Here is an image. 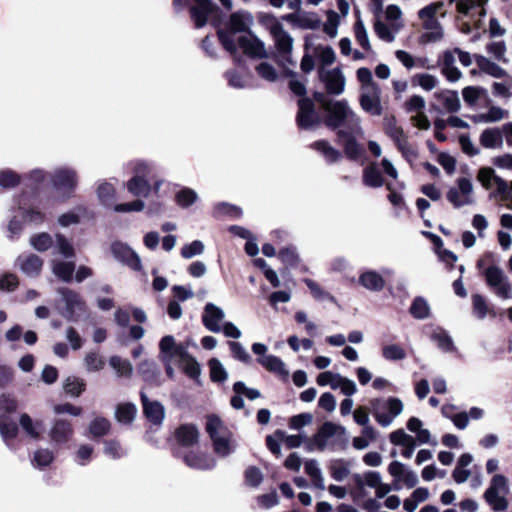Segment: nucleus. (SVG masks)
Masks as SVG:
<instances>
[{"label":"nucleus","instance_id":"1","mask_svg":"<svg viewBox=\"0 0 512 512\" xmlns=\"http://www.w3.org/2000/svg\"><path fill=\"white\" fill-rule=\"evenodd\" d=\"M314 98L325 112L324 123L327 127L361 132V119L347 100H332L323 92H316Z\"/></svg>","mask_w":512,"mask_h":512},{"label":"nucleus","instance_id":"2","mask_svg":"<svg viewBox=\"0 0 512 512\" xmlns=\"http://www.w3.org/2000/svg\"><path fill=\"white\" fill-rule=\"evenodd\" d=\"M206 431L213 442L214 451L220 457H227L236 451L237 441L219 417H207Z\"/></svg>","mask_w":512,"mask_h":512},{"label":"nucleus","instance_id":"3","mask_svg":"<svg viewBox=\"0 0 512 512\" xmlns=\"http://www.w3.org/2000/svg\"><path fill=\"white\" fill-rule=\"evenodd\" d=\"M444 6L441 1L431 3L418 11V17L421 20L422 28L425 32L421 35V43H435L443 39L444 31L436 14Z\"/></svg>","mask_w":512,"mask_h":512},{"label":"nucleus","instance_id":"4","mask_svg":"<svg viewBox=\"0 0 512 512\" xmlns=\"http://www.w3.org/2000/svg\"><path fill=\"white\" fill-rule=\"evenodd\" d=\"M252 24L253 17L249 12L237 11L232 13L227 24V30L218 31V36L223 47L231 54H236L237 44L235 34L249 31Z\"/></svg>","mask_w":512,"mask_h":512},{"label":"nucleus","instance_id":"5","mask_svg":"<svg viewBox=\"0 0 512 512\" xmlns=\"http://www.w3.org/2000/svg\"><path fill=\"white\" fill-rule=\"evenodd\" d=\"M370 406L374 419L382 427H389L404 410L402 400L397 397L374 398Z\"/></svg>","mask_w":512,"mask_h":512},{"label":"nucleus","instance_id":"6","mask_svg":"<svg viewBox=\"0 0 512 512\" xmlns=\"http://www.w3.org/2000/svg\"><path fill=\"white\" fill-rule=\"evenodd\" d=\"M50 182L61 199H69L78 186L77 171L68 166L57 167L50 175Z\"/></svg>","mask_w":512,"mask_h":512},{"label":"nucleus","instance_id":"7","mask_svg":"<svg viewBox=\"0 0 512 512\" xmlns=\"http://www.w3.org/2000/svg\"><path fill=\"white\" fill-rule=\"evenodd\" d=\"M509 480L502 474H495L490 485L484 493V499L494 511H505L509 502L506 495L509 493Z\"/></svg>","mask_w":512,"mask_h":512},{"label":"nucleus","instance_id":"8","mask_svg":"<svg viewBox=\"0 0 512 512\" xmlns=\"http://www.w3.org/2000/svg\"><path fill=\"white\" fill-rule=\"evenodd\" d=\"M57 292L61 297L58 306L59 313L69 321H77L86 311V303L82 296L67 287H61Z\"/></svg>","mask_w":512,"mask_h":512},{"label":"nucleus","instance_id":"9","mask_svg":"<svg viewBox=\"0 0 512 512\" xmlns=\"http://www.w3.org/2000/svg\"><path fill=\"white\" fill-rule=\"evenodd\" d=\"M346 441V429L333 422H325L313 436L311 444L322 451Z\"/></svg>","mask_w":512,"mask_h":512},{"label":"nucleus","instance_id":"10","mask_svg":"<svg viewBox=\"0 0 512 512\" xmlns=\"http://www.w3.org/2000/svg\"><path fill=\"white\" fill-rule=\"evenodd\" d=\"M447 200L454 208H461L475 203L474 187L469 178L461 177L456 181V185L450 187L446 194Z\"/></svg>","mask_w":512,"mask_h":512},{"label":"nucleus","instance_id":"11","mask_svg":"<svg viewBox=\"0 0 512 512\" xmlns=\"http://www.w3.org/2000/svg\"><path fill=\"white\" fill-rule=\"evenodd\" d=\"M387 470L393 478V489L395 491L400 490L403 486L409 489L413 488L419 481L416 472L400 461H392Z\"/></svg>","mask_w":512,"mask_h":512},{"label":"nucleus","instance_id":"12","mask_svg":"<svg viewBox=\"0 0 512 512\" xmlns=\"http://www.w3.org/2000/svg\"><path fill=\"white\" fill-rule=\"evenodd\" d=\"M318 77L326 92L330 95H340L345 90L346 79L340 68L318 67Z\"/></svg>","mask_w":512,"mask_h":512},{"label":"nucleus","instance_id":"13","mask_svg":"<svg viewBox=\"0 0 512 512\" xmlns=\"http://www.w3.org/2000/svg\"><path fill=\"white\" fill-rule=\"evenodd\" d=\"M487 284L503 299L511 297V285L501 268L490 266L484 272Z\"/></svg>","mask_w":512,"mask_h":512},{"label":"nucleus","instance_id":"14","mask_svg":"<svg viewBox=\"0 0 512 512\" xmlns=\"http://www.w3.org/2000/svg\"><path fill=\"white\" fill-rule=\"evenodd\" d=\"M268 29L274 39L279 54L286 58L292 50V37L276 19H272L271 22L268 23Z\"/></svg>","mask_w":512,"mask_h":512},{"label":"nucleus","instance_id":"15","mask_svg":"<svg viewBox=\"0 0 512 512\" xmlns=\"http://www.w3.org/2000/svg\"><path fill=\"white\" fill-rule=\"evenodd\" d=\"M359 103L366 113L372 116H380L382 114L380 87L360 89Z\"/></svg>","mask_w":512,"mask_h":512},{"label":"nucleus","instance_id":"16","mask_svg":"<svg viewBox=\"0 0 512 512\" xmlns=\"http://www.w3.org/2000/svg\"><path fill=\"white\" fill-rule=\"evenodd\" d=\"M298 106L297 123L299 127L309 129L321 122L320 115L315 110L312 100L302 98L298 101Z\"/></svg>","mask_w":512,"mask_h":512},{"label":"nucleus","instance_id":"17","mask_svg":"<svg viewBox=\"0 0 512 512\" xmlns=\"http://www.w3.org/2000/svg\"><path fill=\"white\" fill-rule=\"evenodd\" d=\"M363 135V129L361 128V132H353L350 129H339L337 131V137L339 140V143L342 144L345 155L352 159L356 160L358 159L363 150L362 147L357 143L356 136H362Z\"/></svg>","mask_w":512,"mask_h":512},{"label":"nucleus","instance_id":"18","mask_svg":"<svg viewBox=\"0 0 512 512\" xmlns=\"http://www.w3.org/2000/svg\"><path fill=\"white\" fill-rule=\"evenodd\" d=\"M111 251L115 259L118 261L124 263L135 271L141 270L142 264L140 257L127 244L122 242H114L111 245Z\"/></svg>","mask_w":512,"mask_h":512},{"label":"nucleus","instance_id":"19","mask_svg":"<svg viewBox=\"0 0 512 512\" xmlns=\"http://www.w3.org/2000/svg\"><path fill=\"white\" fill-rule=\"evenodd\" d=\"M225 312L214 303H207L202 313V323L204 327L213 333H219L222 329Z\"/></svg>","mask_w":512,"mask_h":512},{"label":"nucleus","instance_id":"20","mask_svg":"<svg viewBox=\"0 0 512 512\" xmlns=\"http://www.w3.org/2000/svg\"><path fill=\"white\" fill-rule=\"evenodd\" d=\"M477 179L485 189H491L495 186L499 195L509 194L508 182L496 175L495 171L490 167L480 168Z\"/></svg>","mask_w":512,"mask_h":512},{"label":"nucleus","instance_id":"21","mask_svg":"<svg viewBox=\"0 0 512 512\" xmlns=\"http://www.w3.org/2000/svg\"><path fill=\"white\" fill-rule=\"evenodd\" d=\"M236 44L237 48H241L246 55L252 58L267 57L264 43L251 33L238 37Z\"/></svg>","mask_w":512,"mask_h":512},{"label":"nucleus","instance_id":"22","mask_svg":"<svg viewBox=\"0 0 512 512\" xmlns=\"http://www.w3.org/2000/svg\"><path fill=\"white\" fill-rule=\"evenodd\" d=\"M433 96L440 105L439 109L441 108L448 113H455L459 111L461 107V102L457 91L442 89L436 91ZM433 107L438 110L436 106L433 105Z\"/></svg>","mask_w":512,"mask_h":512},{"label":"nucleus","instance_id":"23","mask_svg":"<svg viewBox=\"0 0 512 512\" xmlns=\"http://www.w3.org/2000/svg\"><path fill=\"white\" fill-rule=\"evenodd\" d=\"M72 436V424L69 421L63 419L55 420L49 430L50 440L57 445L67 443Z\"/></svg>","mask_w":512,"mask_h":512},{"label":"nucleus","instance_id":"24","mask_svg":"<svg viewBox=\"0 0 512 512\" xmlns=\"http://www.w3.org/2000/svg\"><path fill=\"white\" fill-rule=\"evenodd\" d=\"M195 5L191 8V17L197 28L203 27L210 14L217 10L216 5L211 0H194Z\"/></svg>","mask_w":512,"mask_h":512},{"label":"nucleus","instance_id":"25","mask_svg":"<svg viewBox=\"0 0 512 512\" xmlns=\"http://www.w3.org/2000/svg\"><path fill=\"white\" fill-rule=\"evenodd\" d=\"M283 20L301 29H316L320 26V20L315 13L294 12L283 16Z\"/></svg>","mask_w":512,"mask_h":512},{"label":"nucleus","instance_id":"26","mask_svg":"<svg viewBox=\"0 0 512 512\" xmlns=\"http://www.w3.org/2000/svg\"><path fill=\"white\" fill-rule=\"evenodd\" d=\"M454 52L446 50L441 59V73L449 82H457L462 77L461 71L456 67Z\"/></svg>","mask_w":512,"mask_h":512},{"label":"nucleus","instance_id":"27","mask_svg":"<svg viewBox=\"0 0 512 512\" xmlns=\"http://www.w3.org/2000/svg\"><path fill=\"white\" fill-rule=\"evenodd\" d=\"M141 400L146 418L155 425L161 424L165 417L162 404L158 401H150L143 392L141 393Z\"/></svg>","mask_w":512,"mask_h":512},{"label":"nucleus","instance_id":"28","mask_svg":"<svg viewBox=\"0 0 512 512\" xmlns=\"http://www.w3.org/2000/svg\"><path fill=\"white\" fill-rule=\"evenodd\" d=\"M178 359L183 371L193 380H198L201 374L199 363L187 351V348H178Z\"/></svg>","mask_w":512,"mask_h":512},{"label":"nucleus","instance_id":"29","mask_svg":"<svg viewBox=\"0 0 512 512\" xmlns=\"http://www.w3.org/2000/svg\"><path fill=\"white\" fill-rule=\"evenodd\" d=\"M183 460L187 466L197 470H209L216 465V460L212 456L192 451L187 453Z\"/></svg>","mask_w":512,"mask_h":512},{"label":"nucleus","instance_id":"30","mask_svg":"<svg viewBox=\"0 0 512 512\" xmlns=\"http://www.w3.org/2000/svg\"><path fill=\"white\" fill-rule=\"evenodd\" d=\"M16 262L20 270L30 277L37 276L43 267L42 259L35 254L21 255Z\"/></svg>","mask_w":512,"mask_h":512},{"label":"nucleus","instance_id":"31","mask_svg":"<svg viewBox=\"0 0 512 512\" xmlns=\"http://www.w3.org/2000/svg\"><path fill=\"white\" fill-rule=\"evenodd\" d=\"M19 424L23 431L31 439L39 440L44 431V425L42 421L33 420L28 414L23 413L20 416Z\"/></svg>","mask_w":512,"mask_h":512},{"label":"nucleus","instance_id":"32","mask_svg":"<svg viewBox=\"0 0 512 512\" xmlns=\"http://www.w3.org/2000/svg\"><path fill=\"white\" fill-rule=\"evenodd\" d=\"M359 283L367 290L378 292L385 286L384 278L374 270H368L360 274Z\"/></svg>","mask_w":512,"mask_h":512},{"label":"nucleus","instance_id":"33","mask_svg":"<svg viewBox=\"0 0 512 512\" xmlns=\"http://www.w3.org/2000/svg\"><path fill=\"white\" fill-rule=\"evenodd\" d=\"M52 273L63 282H70L75 271V264L72 261L53 259L50 262Z\"/></svg>","mask_w":512,"mask_h":512},{"label":"nucleus","instance_id":"34","mask_svg":"<svg viewBox=\"0 0 512 512\" xmlns=\"http://www.w3.org/2000/svg\"><path fill=\"white\" fill-rule=\"evenodd\" d=\"M258 362L269 372H272L282 378H287L289 375V371L286 369L285 363L277 356H263L258 359Z\"/></svg>","mask_w":512,"mask_h":512},{"label":"nucleus","instance_id":"35","mask_svg":"<svg viewBox=\"0 0 512 512\" xmlns=\"http://www.w3.org/2000/svg\"><path fill=\"white\" fill-rule=\"evenodd\" d=\"M363 183L371 188H380L384 185L378 163L372 162L363 170Z\"/></svg>","mask_w":512,"mask_h":512},{"label":"nucleus","instance_id":"36","mask_svg":"<svg viewBox=\"0 0 512 512\" xmlns=\"http://www.w3.org/2000/svg\"><path fill=\"white\" fill-rule=\"evenodd\" d=\"M160 348V359L161 361L172 360L173 358H178V353L176 352L178 348H186L184 345L175 343V339L171 335L164 336L159 343Z\"/></svg>","mask_w":512,"mask_h":512},{"label":"nucleus","instance_id":"37","mask_svg":"<svg viewBox=\"0 0 512 512\" xmlns=\"http://www.w3.org/2000/svg\"><path fill=\"white\" fill-rule=\"evenodd\" d=\"M305 473L310 477L312 485L320 490L325 489V482L319 463L315 459H309L304 463Z\"/></svg>","mask_w":512,"mask_h":512},{"label":"nucleus","instance_id":"38","mask_svg":"<svg viewBox=\"0 0 512 512\" xmlns=\"http://www.w3.org/2000/svg\"><path fill=\"white\" fill-rule=\"evenodd\" d=\"M480 143L488 149L501 148L503 145L502 132L498 128H487L480 135Z\"/></svg>","mask_w":512,"mask_h":512},{"label":"nucleus","instance_id":"39","mask_svg":"<svg viewBox=\"0 0 512 512\" xmlns=\"http://www.w3.org/2000/svg\"><path fill=\"white\" fill-rule=\"evenodd\" d=\"M431 340L445 353L453 352L456 349L449 333L440 327L433 330Z\"/></svg>","mask_w":512,"mask_h":512},{"label":"nucleus","instance_id":"40","mask_svg":"<svg viewBox=\"0 0 512 512\" xmlns=\"http://www.w3.org/2000/svg\"><path fill=\"white\" fill-rule=\"evenodd\" d=\"M475 61H476L477 66L479 67V69L482 72H484L494 78H503L506 76V71L502 67H500L496 63L490 61L485 56L476 55Z\"/></svg>","mask_w":512,"mask_h":512},{"label":"nucleus","instance_id":"41","mask_svg":"<svg viewBox=\"0 0 512 512\" xmlns=\"http://www.w3.org/2000/svg\"><path fill=\"white\" fill-rule=\"evenodd\" d=\"M311 147L320 153L328 163H334L341 158V152L331 146L326 140H318Z\"/></svg>","mask_w":512,"mask_h":512},{"label":"nucleus","instance_id":"42","mask_svg":"<svg viewBox=\"0 0 512 512\" xmlns=\"http://www.w3.org/2000/svg\"><path fill=\"white\" fill-rule=\"evenodd\" d=\"M198 430L194 425L186 424L179 427L176 431V438L183 446H192L198 441Z\"/></svg>","mask_w":512,"mask_h":512},{"label":"nucleus","instance_id":"43","mask_svg":"<svg viewBox=\"0 0 512 512\" xmlns=\"http://www.w3.org/2000/svg\"><path fill=\"white\" fill-rule=\"evenodd\" d=\"M127 190L134 196L148 197L151 191V184L148 179L132 177L126 183Z\"/></svg>","mask_w":512,"mask_h":512},{"label":"nucleus","instance_id":"44","mask_svg":"<svg viewBox=\"0 0 512 512\" xmlns=\"http://www.w3.org/2000/svg\"><path fill=\"white\" fill-rule=\"evenodd\" d=\"M129 167L133 172V177L148 179V177H154L156 172V167L149 162L136 160L129 163Z\"/></svg>","mask_w":512,"mask_h":512},{"label":"nucleus","instance_id":"45","mask_svg":"<svg viewBox=\"0 0 512 512\" xmlns=\"http://www.w3.org/2000/svg\"><path fill=\"white\" fill-rule=\"evenodd\" d=\"M54 247L55 252L66 259H71L75 256V249L73 244L61 233L55 234Z\"/></svg>","mask_w":512,"mask_h":512},{"label":"nucleus","instance_id":"46","mask_svg":"<svg viewBox=\"0 0 512 512\" xmlns=\"http://www.w3.org/2000/svg\"><path fill=\"white\" fill-rule=\"evenodd\" d=\"M385 133L393 140L395 145L407 138L402 127L398 126L395 117L384 118Z\"/></svg>","mask_w":512,"mask_h":512},{"label":"nucleus","instance_id":"47","mask_svg":"<svg viewBox=\"0 0 512 512\" xmlns=\"http://www.w3.org/2000/svg\"><path fill=\"white\" fill-rule=\"evenodd\" d=\"M411 82L414 86H419L424 91H431L438 86L439 79L429 73H417L413 75Z\"/></svg>","mask_w":512,"mask_h":512},{"label":"nucleus","instance_id":"48","mask_svg":"<svg viewBox=\"0 0 512 512\" xmlns=\"http://www.w3.org/2000/svg\"><path fill=\"white\" fill-rule=\"evenodd\" d=\"M354 481L359 488L368 486L375 489L382 481V478L380 473L377 471H367L363 474H356L354 476Z\"/></svg>","mask_w":512,"mask_h":512},{"label":"nucleus","instance_id":"49","mask_svg":"<svg viewBox=\"0 0 512 512\" xmlns=\"http://www.w3.org/2000/svg\"><path fill=\"white\" fill-rule=\"evenodd\" d=\"M381 355L387 361H401L407 356L405 349L399 344L383 345Z\"/></svg>","mask_w":512,"mask_h":512},{"label":"nucleus","instance_id":"50","mask_svg":"<svg viewBox=\"0 0 512 512\" xmlns=\"http://www.w3.org/2000/svg\"><path fill=\"white\" fill-rule=\"evenodd\" d=\"M30 245L39 252H45L53 247L54 239L53 237L46 233H37L30 237Z\"/></svg>","mask_w":512,"mask_h":512},{"label":"nucleus","instance_id":"51","mask_svg":"<svg viewBox=\"0 0 512 512\" xmlns=\"http://www.w3.org/2000/svg\"><path fill=\"white\" fill-rule=\"evenodd\" d=\"M83 363L87 372H98L105 366L103 356L97 351H90L86 353Z\"/></svg>","mask_w":512,"mask_h":512},{"label":"nucleus","instance_id":"52","mask_svg":"<svg viewBox=\"0 0 512 512\" xmlns=\"http://www.w3.org/2000/svg\"><path fill=\"white\" fill-rule=\"evenodd\" d=\"M18 433L17 424L10 419L7 415L0 416V434L4 441L8 443L9 440H12L16 437Z\"/></svg>","mask_w":512,"mask_h":512},{"label":"nucleus","instance_id":"53","mask_svg":"<svg viewBox=\"0 0 512 512\" xmlns=\"http://www.w3.org/2000/svg\"><path fill=\"white\" fill-rule=\"evenodd\" d=\"M137 413V408L132 403L120 404L117 406L115 416L118 422L123 424L131 423Z\"/></svg>","mask_w":512,"mask_h":512},{"label":"nucleus","instance_id":"54","mask_svg":"<svg viewBox=\"0 0 512 512\" xmlns=\"http://www.w3.org/2000/svg\"><path fill=\"white\" fill-rule=\"evenodd\" d=\"M24 205L25 204L22 201H19L18 210L25 222L35 225H39L44 222L45 214L43 212L34 208L26 209Z\"/></svg>","mask_w":512,"mask_h":512},{"label":"nucleus","instance_id":"55","mask_svg":"<svg viewBox=\"0 0 512 512\" xmlns=\"http://www.w3.org/2000/svg\"><path fill=\"white\" fill-rule=\"evenodd\" d=\"M99 201L105 206H111L115 200V188L109 182H102L97 188Z\"/></svg>","mask_w":512,"mask_h":512},{"label":"nucleus","instance_id":"56","mask_svg":"<svg viewBox=\"0 0 512 512\" xmlns=\"http://www.w3.org/2000/svg\"><path fill=\"white\" fill-rule=\"evenodd\" d=\"M198 199V194L191 188L184 187L175 194L176 203L182 208H188Z\"/></svg>","mask_w":512,"mask_h":512},{"label":"nucleus","instance_id":"57","mask_svg":"<svg viewBox=\"0 0 512 512\" xmlns=\"http://www.w3.org/2000/svg\"><path fill=\"white\" fill-rule=\"evenodd\" d=\"M331 477L338 482L347 478L350 473V466L344 460L332 461L329 467Z\"/></svg>","mask_w":512,"mask_h":512},{"label":"nucleus","instance_id":"58","mask_svg":"<svg viewBox=\"0 0 512 512\" xmlns=\"http://www.w3.org/2000/svg\"><path fill=\"white\" fill-rule=\"evenodd\" d=\"M109 364L119 377H130L132 375L133 367L128 360H124L119 356H112L109 359Z\"/></svg>","mask_w":512,"mask_h":512},{"label":"nucleus","instance_id":"59","mask_svg":"<svg viewBox=\"0 0 512 512\" xmlns=\"http://www.w3.org/2000/svg\"><path fill=\"white\" fill-rule=\"evenodd\" d=\"M54 460L53 452L48 448H40L34 452L32 465L34 467L43 468L50 465Z\"/></svg>","mask_w":512,"mask_h":512},{"label":"nucleus","instance_id":"60","mask_svg":"<svg viewBox=\"0 0 512 512\" xmlns=\"http://www.w3.org/2000/svg\"><path fill=\"white\" fill-rule=\"evenodd\" d=\"M410 313L416 319H425L430 314V306L424 298L417 297L410 307Z\"/></svg>","mask_w":512,"mask_h":512},{"label":"nucleus","instance_id":"61","mask_svg":"<svg viewBox=\"0 0 512 512\" xmlns=\"http://www.w3.org/2000/svg\"><path fill=\"white\" fill-rule=\"evenodd\" d=\"M208 366L210 369V377L214 382H224L227 377V371L223 364L217 358H212L208 362Z\"/></svg>","mask_w":512,"mask_h":512},{"label":"nucleus","instance_id":"62","mask_svg":"<svg viewBox=\"0 0 512 512\" xmlns=\"http://www.w3.org/2000/svg\"><path fill=\"white\" fill-rule=\"evenodd\" d=\"M64 391L72 397H78L85 389V382L77 377H68L63 384Z\"/></svg>","mask_w":512,"mask_h":512},{"label":"nucleus","instance_id":"63","mask_svg":"<svg viewBox=\"0 0 512 512\" xmlns=\"http://www.w3.org/2000/svg\"><path fill=\"white\" fill-rule=\"evenodd\" d=\"M354 33L357 43L365 50H370L371 45L368 37L367 30L364 26L363 21L358 18L354 25Z\"/></svg>","mask_w":512,"mask_h":512},{"label":"nucleus","instance_id":"64","mask_svg":"<svg viewBox=\"0 0 512 512\" xmlns=\"http://www.w3.org/2000/svg\"><path fill=\"white\" fill-rule=\"evenodd\" d=\"M205 246L202 241L194 240L189 244H185L180 251V254L185 259H191L195 256L203 254Z\"/></svg>","mask_w":512,"mask_h":512}]
</instances>
